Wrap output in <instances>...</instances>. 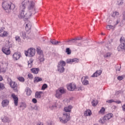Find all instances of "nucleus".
<instances>
[{"mask_svg": "<svg viewBox=\"0 0 125 125\" xmlns=\"http://www.w3.org/2000/svg\"><path fill=\"white\" fill-rule=\"evenodd\" d=\"M29 0H24L21 5L20 8L21 12L20 14L21 18H25V19H29L32 16L33 13L35 14L36 13V11L35 9V2L34 1H31L29 3ZM29 5L27 7L28 11L26 12L25 11V8H26V6Z\"/></svg>", "mask_w": 125, "mask_h": 125, "instance_id": "nucleus-1", "label": "nucleus"}, {"mask_svg": "<svg viewBox=\"0 0 125 125\" xmlns=\"http://www.w3.org/2000/svg\"><path fill=\"white\" fill-rule=\"evenodd\" d=\"M65 93H66V90L64 88H59L56 91L55 96L58 99H60L62 97V94H65Z\"/></svg>", "mask_w": 125, "mask_h": 125, "instance_id": "nucleus-2", "label": "nucleus"}, {"mask_svg": "<svg viewBox=\"0 0 125 125\" xmlns=\"http://www.w3.org/2000/svg\"><path fill=\"white\" fill-rule=\"evenodd\" d=\"M113 117V114L112 113H108L104 116V117L103 118H101L99 122L101 124H102L103 125H104L105 123H106V122H108L110 119H111Z\"/></svg>", "mask_w": 125, "mask_h": 125, "instance_id": "nucleus-3", "label": "nucleus"}, {"mask_svg": "<svg viewBox=\"0 0 125 125\" xmlns=\"http://www.w3.org/2000/svg\"><path fill=\"white\" fill-rule=\"evenodd\" d=\"M66 66V62L64 61H61L58 62V71L60 72V73H63L65 71V68L64 67Z\"/></svg>", "mask_w": 125, "mask_h": 125, "instance_id": "nucleus-4", "label": "nucleus"}, {"mask_svg": "<svg viewBox=\"0 0 125 125\" xmlns=\"http://www.w3.org/2000/svg\"><path fill=\"white\" fill-rule=\"evenodd\" d=\"M63 115L62 118H59V120L62 124H66V123H68V121H70V114L65 113H63Z\"/></svg>", "mask_w": 125, "mask_h": 125, "instance_id": "nucleus-5", "label": "nucleus"}, {"mask_svg": "<svg viewBox=\"0 0 125 125\" xmlns=\"http://www.w3.org/2000/svg\"><path fill=\"white\" fill-rule=\"evenodd\" d=\"M120 41L121 44L117 48L118 51H121V50H123V49L125 50V38L123 37H121Z\"/></svg>", "mask_w": 125, "mask_h": 125, "instance_id": "nucleus-6", "label": "nucleus"}, {"mask_svg": "<svg viewBox=\"0 0 125 125\" xmlns=\"http://www.w3.org/2000/svg\"><path fill=\"white\" fill-rule=\"evenodd\" d=\"M7 81L8 83L10 85L11 87L14 89V90H15L16 91H17V84L15 82L12 81L11 80V78H7Z\"/></svg>", "mask_w": 125, "mask_h": 125, "instance_id": "nucleus-7", "label": "nucleus"}, {"mask_svg": "<svg viewBox=\"0 0 125 125\" xmlns=\"http://www.w3.org/2000/svg\"><path fill=\"white\" fill-rule=\"evenodd\" d=\"M2 6L5 10H7L8 9H13L12 7V4L11 3H9L8 1H4L2 3Z\"/></svg>", "mask_w": 125, "mask_h": 125, "instance_id": "nucleus-8", "label": "nucleus"}, {"mask_svg": "<svg viewBox=\"0 0 125 125\" xmlns=\"http://www.w3.org/2000/svg\"><path fill=\"white\" fill-rule=\"evenodd\" d=\"M25 54L26 56H28V55L30 57H33L36 54V50L34 48L28 49L27 51H26L25 52Z\"/></svg>", "mask_w": 125, "mask_h": 125, "instance_id": "nucleus-9", "label": "nucleus"}, {"mask_svg": "<svg viewBox=\"0 0 125 125\" xmlns=\"http://www.w3.org/2000/svg\"><path fill=\"white\" fill-rule=\"evenodd\" d=\"M2 52L6 54V55H9L10 54V49L7 46H5L2 48L1 49Z\"/></svg>", "mask_w": 125, "mask_h": 125, "instance_id": "nucleus-10", "label": "nucleus"}, {"mask_svg": "<svg viewBox=\"0 0 125 125\" xmlns=\"http://www.w3.org/2000/svg\"><path fill=\"white\" fill-rule=\"evenodd\" d=\"M4 27H3L0 28V37H1L2 38L7 37V35L8 34L7 32L4 30Z\"/></svg>", "mask_w": 125, "mask_h": 125, "instance_id": "nucleus-11", "label": "nucleus"}, {"mask_svg": "<svg viewBox=\"0 0 125 125\" xmlns=\"http://www.w3.org/2000/svg\"><path fill=\"white\" fill-rule=\"evenodd\" d=\"M76 88V84L74 83H71L67 85V89L70 91H74Z\"/></svg>", "mask_w": 125, "mask_h": 125, "instance_id": "nucleus-12", "label": "nucleus"}, {"mask_svg": "<svg viewBox=\"0 0 125 125\" xmlns=\"http://www.w3.org/2000/svg\"><path fill=\"white\" fill-rule=\"evenodd\" d=\"M11 96L14 100L15 106H18V97L14 93L12 94Z\"/></svg>", "mask_w": 125, "mask_h": 125, "instance_id": "nucleus-13", "label": "nucleus"}, {"mask_svg": "<svg viewBox=\"0 0 125 125\" xmlns=\"http://www.w3.org/2000/svg\"><path fill=\"white\" fill-rule=\"evenodd\" d=\"M20 56H21L20 52H16L13 55V59L14 60H18L20 58Z\"/></svg>", "mask_w": 125, "mask_h": 125, "instance_id": "nucleus-14", "label": "nucleus"}, {"mask_svg": "<svg viewBox=\"0 0 125 125\" xmlns=\"http://www.w3.org/2000/svg\"><path fill=\"white\" fill-rule=\"evenodd\" d=\"M101 74H102V70H97L91 76V77H92V78H96L97 77L100 76Z\"/></svg>", "mask_w": 125, "mask_h": 125, "instance_id": "nucleus-15", "label": "nucleus"}, {"mask_svg": "<svg viewBox=\"0 0 125 125\" xmlns=\"http://www.w3.org/2000/svg\"><path fill=\"white\" fill-rule=\"evenodd\" d=\"M8 104H9V101H8V100H4L1 102L2 106L3 107H7Z\"/></svg>", "mask_w": 125, "mask_h": 125, "instance_id": "nucleus-16", "label": "nucleus"}, {"mask_svg": "<svg viewBox=\"0 0 125 125\" xmlns=\"http://www.w3.org/2000/svg\"><path fill=\"white\" fill-rule=\"evenodd\" d=\"M26 23L25 30H26V31H29V30H31V28H32V23L29 21H27Z\"/></svg>", "mask_w": 125, "mask_h": 125, "instance_id": "nucleus-17", "label": "nucleus"}, {"mask_svg": "<svg viewBox=\"0 0 125 125\" xmlns=\"http://www.w3.org/2000/svg\"><path fill=\"white\" fill-rule=\"evenodd\" d=\"M37 52L38 56H44V55L43 54V51H42V50L40 48H37Z\"/></svg>", "mask_w": 125, "mask_h": 125, "instance_id": "nucleus-18", "label": "nucleus"}, {"mask_svg": "<svg viewBox=\"0 0 125 125\" xmlns=\"http://www.w3.org/2000/svg\"><path fill=\"white\" fill-rule=\"evenodd\" d=\"M1 120L2 122H3V123H9V119L8 118V117H7V116H2V117H1Z\"/></svg>", "mask_w": 125, "mask_h": 125, "instance_id": "nucleus-19", "label": "nucleus"}, {"mask_svg": "<svg viewBox=\"0 0 125 125\" xmlns=\"http://www.w3.org/2000/svg\"><path fill=\"white\" fill-rule=\"evenodd\" d=\"M65 42H68V44H71L72 43H77V39L76 38L72 39L65 41Z\"/></svg>", "mask_w": 125, "mask_h": 125, "instance_id": "nucleus-20", "label": "nucleus"}, {"mask_svg": "<svg viewBox=\"0 0 125 125\" xmlns=\"http://www.w3.org/2000/svg\"><path fill=\"white\" fill-rule=\"evenodd\" d=\"M50 42H51V43L53 44L54 45H58L59 43H61V42L57 41L55 40H51Z\"/></svg>", "mask_w": 125, "mask_h": 125, "instance_id": "nucleus-21", "label": "nucleus"}, {"mask_svg": "<svg viewBox=\"0 0 125 125\" xmlns=\"http://www.w3.org/2000/svg\"><path fill=\"white\" fill-rule=\"evenodd\" d=\"M20 36L23 40H26V39H27V36L26 35V32L25 31H22L21 32Z\"/></svg>", "mask_w": 125, "mask_h": 125, "instance_id": "nucleus-22", "label": "nucleus"}, {"mask_svg": "<svg viewBox=\"0 0 125 125\" xmlns=\"http://www.w3.org/2000/svg\"><path fill=\"white\" fill-rule=\"evenodd\" d=\"M31 71L32 73H33V74H38L39 72H40V69L38 68H34L31 69Z\"/></svg>", "mask_w": 125, "mask_h": 125, "instance_id": "nucleus-23", "label": "nucleus"}, {"mask_svg": "<svg viewBox=\"0 0 125 125\" xmlns=\"http://www.w3.org/2000/svg\"><path fill=\"white\" fill-rule=\"evenodd\" d=\"M41 94H42V91L36 92L35 93L36 98H41V97H42V95Z\"/></svg>", "mask_w": 125, "mask_h": 125, "instance_id": "nucleus-24", "label": "nucleus"}, {"mask_svg": "<svg viewBox=\"0 0 125 125\" xmlns=\"http://www.w3.org/2000/svg\"><path fill=\"white\" fill-rule=\"evenodd\" d=\"M33 62H34V60H33V59H30L28 61V68H32L33 66Z\"/></svg>", "mask_w": 125, "mask_h": 125, "instance_id": "nucleus-25", "label": "nucleus"}, {"mask_svg": "<svg viewBox=\"0 0 125 125\" xmlns=\"http://www.w3.org/2000/svg\"><path fill=\"white\" fill-rule=\"evenodd\" d=\"M82 82L83 83V84L84 85H87V84H88V81L85 80L84 77H82Z\"/></svg>", "mask_w": 125, "mask_h": 125, "instance_id": "nucleus-26", "label": "nucleus"}, {"mask_svg": "<svg viewBox=\"0 0 125 125\" xmlns=\"http://www.w3.org/2000/svg\"><path fill=\"white\" fill-rule=\"evenodd\" d=\"M91 115V111L89 109L86 110L84 112V115L85 117H87L88 116H90Z\"/></svg>", "mask_w": 125, "mask_h": 125, "instance_id": "nucleus-27", "label": "nucleus"}, {"mask_svg": "<svg viewBox=\"0 0 125 125\" xmlns=\"http://www.w3.org/2000/svg\"><path fill=\"white\" fill-rule=\"evenodd\" d=\"M72 108H73L72 106L69 105L68 107H64V110L65 112H71V109H72Z\"/></svg>", "mask_w": 125, "mask_h": 125, "instance_id": "nucleus-28", "label": "nucleus"}, {"mask_svg": "<svg viewBox=\"0 0 125 125\" xmlns=\"http://www.w3.org/2000/svg\"><path fill=\"white\" fill-rule=\"evenodd\" d=\"M42 79L36 77L34 78V83H39V82H42Z\"/></svg>", "mask_w": 125, "mask_h": 125, "instance_id": "nucleus-29", "label": "nucleus"}, {"mask_svg": "<svg viewBox=\"0 0 125 125\" xmlns=\"http://www.w3.org/2000/svg\"><path fill=\"white\" fill-rule=\"evenodd\" d=\"M38 59L40 62H43L44 61V56H38Z\"/></svg>", "mask_w": 125, "mask_h": 125, "instance_id": "nucleus-30", "label": "nucleus"}, {"mask_svg": "<svg viewBox=\"0 0 125 125\" xmlns=\"http://www.w3.org/2000/svg\"><path fill=\"white\" fill-rule=\"evenodd\" d=\"M27 107V105H26V104L25 103H21L20 104V105L19 106V108H22V110H24Z\"/></svg>", "mask_w": 125, "mask_h": 125, "instance_id": "nucleus-31", "label": "nucleus"}, {"mask_svg": "<svg viewBox=\"0 0 125 125\" xmlns=\"http://www.w3.org/2000/svg\"><path fill=\"white\" fill-rule=\"evenodd\" d=\"M26 94L28 96H30V95H31V94H32V90H31V89H30L28 87L27 88Z\"/></svg>", "mask_w": 125, "mask_h": 125, "instance_id": "nucleus-32", "label": "nucleus"}, {"mask_svg": "<svg viewBox=\"0 0 125 125\" xmlns=\"http://www.w3.org/2000/svg\"><path fill=\"white\" fill-rule=\"evenodd\" d=\"M119 15H120V13H119V12L116 11L113 13V14L112 15V17L115 18V17H118Z\"/></svg>", "mask_w": 125, "mask_h": 125, "instance_id": "nucleus-33", "label": "nucleus"}, {"mask_svg": "<svg viewBox=\"0 0 125 125\" xmlns=\"http://www.w3.org/2000/svg\"><path fill=\"white\" fill-rule=\"evenodd\" d=\"M91 104L92 106L94 107L96 106L97 104H98V101L97 100H93V101H92Z\"/></svg>", "mask_w": 125, "mask_h": 125, "instance_id": "nucleus-34", "label": "nucleus"}, {"mask_svg": "<svg viewBox=\"0 0 125 125\" xmlns=\"http://www.w3.org/2000/svg\"><path fill=\"white\" fill-rule=\"evenodd\" d=\"M18 80L21 83H24V82H25V79H24L23 77H18Z\"/></svg>", "mask_w": 125, "mask_h": 125, "instance_id": "nucleus-35", "label": "nucleus"}, {"mask_svg": "<svg viewBox=\"0 0 125 125\" xmlns=\"http://www.w3.org/2000/svg\"><path fill=\"white\" fill-rule=\"evenodd\" d=\"M106 103H109V104H112V103H114L115 102V100L114 99L108 100L106 101Z\"/></svg>", "mask_w": 125, "mask_h": 125, "instance_id": "nucleus-36", "label": "nucleus"}, {"mask_svg": "<svg viewBox=\"0 0 125 125\" xmlns=\"http://www.w3.org/2000/svg\"><path fill=\"white\" fill-rule=\"evenodd\" d=\"M111 56V53H107L104 55V58H109V57Z\"/></svg>", "mask_w": 125, "mask_h": 125, "instance_id": "nucleus-37", "label": "nucleus"}, {"mask_svg": "<svg viewBox=\"0 0 125 125\" xmlns=\"http://www.w3.org/2000/svg\"><path fill=\"white\" fill-rule=\"evenodd\" d=\"M15 40L16 42H21V39L20 38V37L18 36L15 37Z\"/></svg>", "mask_w": 125, "mask_h": 125, "instance_id": "nucleus-38", "label": "nucleus"}, {"mask_svg": "<svg viewBox=\"0 0 125 125\" xmlns=\"http://www.w3.org/2000/svg\"><path fill=\"white\" fill-rule=\"evenodd\" d=\"M72 62L74 63H78L79 62V59L74 58V59H71Z\"/></svg>", "mask_w": 125, "mask_h": 125, "instance_id": "nucleus-39", "label": "nucleus"}, {"mask_svg": "<svg viewBox=\"0 0 125 125\" xmlns=\"http://www.w3.org/2000/svg\"><path fill=\"white\" fill-rule=\"evenodd\" d=\"M45 88H47V84L44 83V84L42 85V90H44Z\"/></svg>", "mask_w": 125, "mask_h": 125, "instance_id": "nucleus-40", "label": "nucleus"}, {"mask_svg": "<svg viewBox=\"0 0 125 125\" xmlns=\"http://www.w3.org/2000/svg\"><path fill=\"white\" fill-rule=\"evenodd\" d=\"M65 52L68 55H70V54H71V50H70V48H67L66 49V51H65Z\"/></svg>", "mask_w": 125, "mask_h": 125, "instance_id": "nucleus-41", "label": "nucleus"}, {"mask_svg": "<svg viewBox=\"0 0 125 125\" xmlns=\"http://www.w3.org/2000/svg\"><path fill=\"white\" fill-rule=\"evenodd\" d=\"M113 28H114V26L111 25H108L106 26V29L108 30H111V29H113Z\"/></svg>", "mask_w": 125, "mask_h": 125, "instance_id": "nucleus-42", "label": "nucleus"}, {"mask_svg": "<svg viewBox=\"0 0 125 125\" xmlns=\"http://www.w3.org/2000/svg\"><path fill=\"white\" fill-rule=\"evenodd\" d=\"M28 77L30 80H33V79H34V76H33V74L31 73L28 74Z\"/></svg>", "mask_w": 125, "mask_h": 125, "instance_id": "nucleus-43", "label": "nucleus"}, {"mask_svg": "<svg viewBox=\"0 0 125 125\" xmlns=\"http://www.w3.org/2000/svg\"><path fill=\"white\" fill-rule=\"evenodd\" d=\"M4 89V85L2 83H0V90Z\"/></svg>", "mask_w": 125, "mask_h": 125, "instance_id": "nucleus-44", "label": "nucleus"}, {"mask_svg": "<svg viewBox=\"0 0 125 125\" xmlns=\"http://www.w3.org/2000/svg\"><path fill=\"white\" fill-rule=\"evenodd\" d=\"M66 63H67V64H72V63H73V61H72V59H67L66 60Z\"/></svg>", "mask_w": 125, "mask_h": 125, "instance_id": "nucleus-45", "label": "nucleus"}, {"mask_svg": "<svg viewBox=\"0 0 125 125\" xmlns=\"http://www.w3.org/2000/svg\"><path fill=\"white\" fill-rule=\"evenodd\" d=\"M117 80H118V81H122V80H124V76H118L117 77Z\"/></svg>", "mask_w": 125, "mask_h": 125, "instance_id": "nucleus-46", "label": "nucleus"}, {"mask_svg": "<svg viewBox=\"0 0 125 125\" xmlns=\"http://www.w3.org/2000/svg\"><path fill=\"white\" fill-rule=\"evenodd\" d=\"M105 112V108L104 107H102V109L100 110L99 113H104Z\"/></svg>", "mask_w": 125, "mask_h": 125, "instance_id": "nucleus-47", "label": "nucleus"}, {"mask_svg": "<svg viewBox=\"0 0 125 125\" xmlns=\"http://www.w3.org/2000/svg\"><path fill=\"white\" fill-rule=\"evenodd\" d=\"M111 43L110 42L105 44V46L106 47H107V48H109L110 47H111Z\"/></svg>", "mask_w": 125, "mask_h": 125, "instance_id": "nucleus-48", "label": "nucleus"}, {"mask_svg": "<svg viewBox=\"0 0 125 125\" xmlns=\"http://www.w3.org/2000/svg\"><path fill=\"white\" fill-rule=\"evenodd\" d=\"M33 109H34V110H38L39 109H40V107H39L38 105H35L34 106V107H33Z\"/></svg>", "mask_w": 125, "mask_h": 125, "instance_id": "nucleus-49", "label": "nucleus"}, {"mask_svg": "<svg viewBox=\"0 0 125 125\" xmlns=\"http://www.w3.org/2000/svg\"><path fill=\"white\" fill-rule=\"evenodd\" d=\"M32 102L33 103H34V104H36L38 103V101L36 99L34 98L32 99Z\"/></svg>", "mask_w": 125, "mask_h": 125, "instance_id": "nucleus-50", "label": "nucleus"}, {"mask_svg": "<svg viewBox=\"0 0 125 125\" xmlns=\"http://www.w3.org/2000/svg\"><path fill=\"white\" fill-rule=\"evenodd\" d=\"M6 70H5V69L4 68H1V69H0V73H1V72H2V73H5V72H6Z\"/></svg>", "mask_w": 125, "mask_h": 125, "instance_id": "nucleus-51", "label": "nucleus"}, {"mask_svg": "<svg viewBox=\"0 0 125 125\" xmlns=\"http://www.w3.org/2000/svg\"><path fill=\"white\" fill-rule=\"evenodd\" d=\"M118 2L119 4H120V5H121V4H123V0H118Z\"/></svg>", "mask_w": 125, "mask_h": 125, "instance_id": "nucleus-52", "label": "nucleus"}, {"mask_svg": "<svg viewBox=\"0 0 125 125\" xmlns=\"http://www.w3.org/2000/svg\"><path fill=\"white\" fill-rule=\"evenodd\" d=\"M114 103H116V104H121L122 102L121 101H114Z\"/></svg>", "mask_w": 125, "mask_h": 125, "instance_id": "nucleus-53", "label": "nucleus"}, {"mask_svg": "<svg viewBox=\"0 0 125 125\" xmlns=\"http://www.w3.org/2000/svg\"><path fill=\"white\" fill-rule=\"evenodd\" d=\"M116 71H121V65L116 67Z\"/></svg>", "mask_w": 125, "mask_h": 125, "instance_id": "nucleus-54", "label": "nucleus"}, {"mask_svg": "<svg viewBox=\"0 0 125 125\" xmlns=\"http://www.w3.org/2000/svg\"><path fill=\"white\" fill-rule=\"evenodd\" d=\"M76 41H81V40H83V37H77L76 38Z\"/></svg>", "mask_w": 125, "mask_h": 125, "instance_id": "nucleus-55", "label": "nucleus"}, {"mask_svg": "<svg viewBox=\"0 0 125 125\" xmlns=\"http://www.w3.org/2000/svg\"><path fill=\"white\" fill-rule=\"evenodd\" d=\"M48 125H54V124H53L52 121H51L48 123Z\"/></svg>", "mask_w": 125, "mask_h": 125, "instance_id": "nucleus-56", "label": "nucleus"}, {"mask_svg": "<svg viewBox=\"0 0 125 125\" xmlns=\"http://www.w3.org/2000/svg\"><path fill=\"white\" fill-rule=\"evenodd\" d=\"M78 90H83V86L79 87Z\"/></svg>", "mask_w": 125, "mask_h": 125, "instance_id": "nucleus-57", "label": "nucleus"}, {"mask_svg": "<svg viewBox=\"0 0 125 125\" xmlns=\"http://www.w3.org/2000/svg\"><path fill=\"white\" fill-rule=\"evenodd\" d=\"M122 109L125 112V104L123 105V106H122Z\"/></svg>", "mask_w": 125, "mask_h": 125, "instance_id": "nucleus-58", "label": "nucleus"}, {"mask_svg": "<svg viewBox=\"0 0 125 125\" xmlns=\"http://www.w3.org/2000/svg\"><path fill=\"white\" fill-rule=\"evenodd\" d=\"M37 125H43V123H42V122H39L38 123V124Z\"/></svg>", "mask_w": 125, "mask_h": 125, "instance_id": "nucleus-59", "label": "nucleus"}, {"mask_svg": "<svg viewBox=\"0 0 125 125\" xmlns=\"http://www.w3.org/2000/svg\"><path fill=\"white\" fill-rule=\"evenodd\" d=\"M3 79H2V76L0 75V82H1Z\"/></svg>", "mask_w": 125, "mask_h": 125, "instance_id": "nucleus-60", "label": "nucleus"}, {"mask_svg": "<svg viewBox=\"0 0 125 125\" xmlns=\"http://www.w3.org/2000/svg\"><path fill=\"white\" fill-rule=\"evenodd\" d=\"M82 43L80 42V43H79L77 45L78 46H82Z\"/></svg>", "mask_w": 125, "mask_h": 125, "instance_id": "nucleus-61", "label": "nucleus"}, {"mask_svg": "<svg viewBox=\"0 0 125 125\" xmlns=\"http://www.w3.org/2000/svg\"><path fill=\"white\" fill-rule=\"evenodd\" d=\"M119 23H120V20H117V23H116V24H119Z\"/></svg>", "mask_w": 125, "mask_h": 125, "instance_id": "nucleus-62", "label": "nucleus"}, {"mask_svg": "<svg viewBox=\"0 0 125 125\" xmlns=\"http://www.w3.org/2000/svg\"><path fill=\"white\" fill-rule=\"evenodd\" d=\"M52 108H54V107H55L56 106L55 105H52Z\"/></svg>", "mask_w": 125, "mask_h": 125, "instance_id": "nucleus-63", "label": "nucleus"}, {"mask_svg": "<svg viewBox=\"0 0 125 125\" xmlns=\"http://www.w3.org/2000/svg\"><path fill=\"white\" fill-rule=\"evenodd\" d=\"M102 35H104V34L103 33H102Z\"/></svg>", "mask_w": 125, "mask_h": 125, "instance_id": "nucleus-64", "label": "nucleus"}]
</instances>
